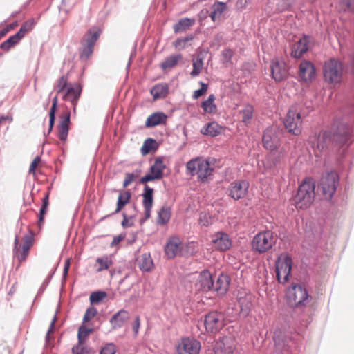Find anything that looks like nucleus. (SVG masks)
<instances>
[{
  "label": "nucleus",
  "instance_id": "f257e3e1",
  "mask_svg": "<svg viewBox=\"0 0 354 354\" xmlns=\"http://www.w3.org/2000/svg\"><path fill=\"white\" fill-rule=\"evenodd\" d=\"M344 71L343 62L335 57L326 60L322 66L324 82L333 86H335L342 82Z\"/></svg>",
  "mask_w": 354,
  "mask_h": 354
},
{
  "label": "nucleus",
  "instance_id": "f03ea898",
  "mask_svg": "<svg viewBox=\"0 0 354 354\" xmlns=\"http://www.w3.org/2000/svg\"><path fill=\"white\" fill-rule=\"evenodd\" d=\"M315 184L310 179H306L299 187L298 191L294 197V203L298 209H306L313 203L315 194Z\"/></svg>",
  "mask_w": 354,
  "mask_h": 354
},
{
  "label": "nucleus",
  "instance_id": "7ed1b4c3",
  "mask_svg": "<svg viewBox=\"0 0 354 354\" xmlns=\"http://www.w3.org/2000/svg\"><path fill=\"white\" fill-rule=\"evenodd\" d=\"M186 168L192 176L197 175L198 180L202 183H207L213 172L209 162L201 158L189 160L186 165Z\"/></svg>",
  "mask_w": 354,
  "mask_h": 354
},
{
  "label": "nucleus",
  "instance_id": "20e7f679",
  "mask_svg": "<svg viewBox=\"0 0 354 354\" xmlns=\"http://www.w3.org/2000/svg\"><path fill=\"white\" fill-rule=\"evenodd\" d=\"M277 239L270 230L263 231L256 234L252 241L253 250L260 254L270 250L276 243Z\"/></svg>",
  "mask_w": 354,
  "mask_h": 354
},
{
  "label": "nucleus",
  "instance_id": "39448f33",
  "mask_svg": "<svg viewBox=\"0 0 354 354\" xmlns=\"http://www.w3.org/2000/svg\"><path fill=\"white\" fill-rule=\"evenodd\" d=\"M288 303L292 306H301L308 300V293L305 288L299 284H292L286 292Z\"/></svg>",
  "mask_w": 354,
  "mask_h": 354
},
{
  "label": "nucleus",
  "instance_id": "423d86ee",
  "mask_svg": "<svg viewBox=\"0 0 354 354\" xmlns=\"http://www.w3.org/2000/svg\"><path fill=\"white\" fill-rule=\"evenodd\" d=\"M201 349V342L192 337H181L175 344L176 354H199Z\"/></svg>",
  "mask_w": 354,
  "mask_h": 354
},
{
  "label": "nucleus",
  "instance_id": "0eeeda50",
  "mask_svg": "<svg viewBox=\"0 0 354 354\" xmlns=\"http://www.w3.org/2000/svg\"><path fill=\"white\" fill-rule=\"evenodd\" d=\"M301 116L295 107H291L284 120V126L288 132L295 136L301 133Z\"/></svg>",
  "mask_w": 354,
  "mask_h": 354
},
{
  "label": "nucleus",
  "instance_id": "6e6552de",
  "mask_svg": "<svg viewBox=\"0 0 354 354\" xmlns=\"http://www.w3.org/2000/svg\"><path fill=\"white\" fill-rule=\"evenodd\" d=\"M292 268V259L287 254H281L276 262V273L278 281L284 283L288 281Z\"/></svg>",
  "mask_w": 354,
  "mask_h": 354
},
{
  "label": "nucleus",
  "instance_id": "1a4fd4ad",
  "mask_svg": "<svg viewBox=\"0 0 354 354\" xmlns=\"http://www.w3.org/2000/svg\"><path fill=\"white\" fill-rule=\"evenodd\" d=\"M204 324L207 331L216 333L225 324L224 315L216 311L210 312L205 316Z\"/></svg>",
  "mask_w": 354,
  "mask_h": 354
},
{
  "label": "nucleus",
  "instance_id": "9d476101",
  "mask_svg": "<svg viewBox=\"0 0 354 354\" xmlns=\"http://www.w3.org/2000/svg\"><path fill=\"white\" fill-rule=\"evenodd\" d=\"M280 131L275 126L267 128L263 133L262 142L263 147L271 151L277 149L279 146Z\"/></svg>",
  "mask_w": 354,
  "mask_h": 354
},
{
  "label": "nucleus",
  "instance_id": "9b49d317",
  "mask_svg": "<svg viewBox=\"0 0 354 354\" xmlns=\"http://www.w3.org/2000/svg\"><path fill=\"white\" fill-rule=\"evenodd\" d=\"M338 177L336 173L330 172L323 176L319 183L323 194L328 198H330L337 189Z\"/></svg>",
  "mask_w": 354,
  "mask_h": 354
},
{
  "label": "nucleus",
  "instance_id": "f8f14e48",
  "mask_svg": "<svg viewBox=\"0 0 354 354\" xmlns=\"http://www.w3.org/2000/svg\"><path fill=\"white\" fill-rule=\"evenodd\" d=\"M165 169V165L163 161L160 158H156L150 167V171L140 179V183L145 184L150 181L161 179Z\"/></svg>",
  "mask_w": 354,
  "mask_h": 354
},
{
  "label": "nucleus",
  "instance_id": "ddd939ff",
  "mask_svg": "<svg viewBox=\"0 0 354 354\" xmlns=\"http://www.w3.org/2000/svg\"><path fill=\"white\" fill-rule=\"evenodd\" d=\"M248 188L249 183L247 180H235L232 182L229 186V196L234 200H239L246 196Z\"/></svg>",
  "mask_w": 354,
  "mask_h": 354
},
{
  "label": "nucleus",
  "instance_id": "4468645a",
  "mask_svg": "<svg viewBox=\"0 0 354 354\" xmlns=\"http://www.w3.org/2000/svg\"><path fill=\"white\" fill-rule=\"evenodd\" d=\"M271 73L273 79L277 82H281L288 75L286 64L282 58L276 57L270 64Z\"/></svg>",
  "mask_w": 354,
  "mask_h": 354
},
{
  "label": "nucleus",
  "instance_id": "2eb2a0df",
  "mask_svg": "<svg viewBox=\"0 0 354 354\" xmlns=\"http://www.w3.org/2000/svg\"><path fill=\"white\" fill-rule=\"evenodd\" d=\"M211 242L214 248L219 251H226L232 245L229 235L223 232H218L211 236Z\"/></svg>",
  "mask_w": 354,
  "mask_h": 354
},
{
  "label": "nucleus",
  "instance_id": "dca6fc26",
  "mask_svg": "<svg viewBox=\"0 0 354 354\" xmlns=\"http://www.w3.org/2000/svg\"><path fill=\"white\" fill-rule=\"evenodd\" d=\"M101 31L97 27L91 28L85 35L84 41L86 42V46L82 50V55L88 57L93 53V48L100 35Z\"/></svg>",
  "mask_w": 354,
  "mask_h": 354
},
{
  "label": "nucleus",
  "instance_id": "f3484780",
  "mask_svg": "<svg viewBox=\"0 0 354 354\" xmlns=\"http://www.w3.org/2000/svg\"><path fill=\"white\" fill-rule=\"evenodd\" d=\"M310 139L313 143V148L314 149L315 156H319V153L326 147L330 142V133L328 131H323L317 137L315 136Z\"/></svg>",
  "mask_w": 354,
  "mask_h": 354
},
{
  "label": "nucleus",
  "instance_id": "a211bd4d",
  "mask_svg": "<svg viewBox=\"0 0 354 354\" xmlns=\"http://www.w3.org/2000/svg\"><path fill=\"white\" fill-rule=\"evenodd\" d=\"M82 93V87L78 83L71 84L63 95V100L71 102L73 111H75L78 100Z\"/></svg>",
  "mask_w": 354,
  "mask_h": 354
},
{
  "label": "nucleus",
  "instance_id": "6ab92c4d",
  "mask_svg": "<svg viewBox=\"0 0 354 354\" xmlns=\"http://www.w3.org/2000/svg\"><path fill=\"white\" fill-rule=\"evenodd\" d=\"M19 237L18 236H16L15 239L14 253L19 261H24L26 260L28 254L29 250L32 246V239L31 237L26 236L21 249L19 246Z\"/></svg>",
  "mask_w": 354,
  "mask_h": 354
},
{
  "label": "nucleus",
  "instance_id": "aec40b11",
  "mask_svg": "<svg viewBox=\"0 0 354 354\" xmlns=\"http://www.w3.org/2000/svg\"><path fill=\"white\" fill-rule=\"evenodd\" d=\"M142 197L145 218L147 220L151 217V212L153 203V189L148 185H145Z\"/></svg>",
  "mask_w": 354,
  "mask_h": 354
},
{
  "label": "nucleus",
  "instance_id": "412c9836",
  "mask_svg": "<svg viewBox=\"0 0 354 354\" xmlns=\"http://www.w3.org/2000/svg\"><path fill=\"white\" fill-rule=\"evenodd\" d=\"M316 70L314 64L309 61H302L299 64V77L306 82H311L315 77Z\"/></svg>",
  "mask_w": 354,
  "mask_h": 354
},
{
  "label": "nucleus",
  "instance_id": "4be33fe9",
  "mask_svg": "<svg viewBox=\"0 0 354 354\" xmlns=\"http://www.w3.org/2000/svg\"><path fill=\"white\" fill-rule=\"evenodd\" d=\"M183 248L182 241L178 236H172L169 239L165 247V252L169 259L174 258Z\"/></svg>",
  "mask_w": 354,
  "mask_h": 354
},
{
  "label": "nucleus",
  "instance_id": "5701e85b",
  "mask_svg": "<svg viewBox=\"0 0 354 354\" xmlns=\"http://www.w3.org/2000/svg\"><path fill=\"white\" fill-rule=\"evenodd\" d=\"M214 282L211 273L207 270L201 272L196 283V287L198 290L207 292L213 290Z\"/></svg>",
  "mask_w": 354,
  "mask_h": 354
},
{
  "label": "nucleus",
  "instance_id": "b1692460",
  "mask_svg": "<svg viewBox=\"0 0 354 354\" xmlns=\"http://www.w3.org/2000/svg\"><path fill=\"white\" fill-rule=\"evenodd\" d=\"M234 349V341L230 337H223L214 346L215 354H232Z\"/></svg>",
  "mask_w": 354,
  "mask_h": 354
},
{
  "label": "nucleus",
  "instance_id": "393cba45",
  "mask_svg": "<svg viewBox=\"0 0 354 354\" xmlns=\"http://www.w3.org/2000/svg\"><path fill=\"white\" fill-rule=\"evenodd\" d=\"M310 38L308 36H303L293 46L291 55L295 58H300L305 53L308 51L310 47Z\"/></svg>",
  "mask_w": 354,
  "mask_h": 354
},
{
  "label": "nucleus",
  "instance_id": "a878e982",
  "mask_svg": "<svg viewBox=\"0 0 354 354\" xmlns=\"http://www.w3.org/2000/svg\"><path fill=\"white\" fill-rule=\"evenodd\" d=\"M167 116L163 112H156L150 115L146 122V127L151 128L167 122Z\"/></svg>",
  "mask_w": 354,
  "mask_h": 354
},
{
  "label": "nucleus",
  "instance_id": "bb28decb",
  "mask_svg": "<svg viewBox=\"0 0 354 354\" xmlns=\"http://www.w3.org/2000/svg\"><path fill=\"white\" fill-rule=\"evenodd\" d=\"M129 318V313L125 310H120L111 318L110 322L113 328H121Z\"/></svg>",
  "mask_w": 354,
  "mask_h": 354
},
{
  "label": "nucleus",
  "instance_id": "cd10ccee",
  "mask_svg": "<svg viewBox=\"0 0 354 354\" xmlns=\"http://www.w3.org/2000/svg\"><path fill=\"white\" fill-rule=\"evenodd\" d=\"M227 10L225 3L216 1L211 6L209 17L213 21L220 19L223 12Z\"/></svg>",
  "mask_w": 354,
  "mask_h": 354
},
{
  "label": "nucleus",
  "instance_id": "c85d7f7f",
  "mask_svg": "<svg viewBox=\"0 0 354 354\" xmlns=\"http://www.w3.org/2000/svg\"><path fill=\"white\" fill-rule=\"evenodd\" d=\"M154 100L167 97L169 93V86L165 83L156 84L150 91Z\"/></svg>",
  "mask_w": 354,
  "mask_h": 354
},
{
  "label": "nucleus",
  "instance_id": "c756f323",
  "mask_svg": "<svg viewBox=\"0 0 354 354\" xmlns=\"http://www.w3.org/2000/svg\"><path fill=\"white\" fill-rule=\"evenodd\" d=\"M230 285L229 277L226 274H221L217 281L214 283L213 290L220 294H225L227 290Z\"/></svg>",
  "mask_w": 354,
  "mask_h": 354
},
{
  "label": "nucleus",
  "instance_id": "7c9ffc66",
  "mask_svg": "<svg viewBox=\"0 0 354 354\" xmlns=\"http://www.w3.org/2000/svg\"><path fill=\"white\" fill-rule=\"evenodd\" d=\"M70 123V113L67 112L64 118L62 119L59 124L58 137L62 141H66L67 139Z\"/></svg>",
  "mask_w": 354,
  "mask_h": 354
},
{
  "label": "nucleus",
  "instance_id": "2f4dec72",
  "mask_svg": "<svg viewBox=\"0 0 354 354\" xmlns=\"http://www.w3.org/2000/svg\"><path fill=\"white\" fill-rule=\"evenodd\" d=\"M196 22L194 18H183L174 25L173 29L175 33H180L185 31L192 26Z\"/></svg>",
  "mask_w": 354,
  "mask_h": 354
},
{
  "label": "nucleus",
  "instance_id": "473e14b6",
  "mask_svg": "<svg viewBox=\"0 0 354 354\" xmlns=\"http://www.w3.org/2000/svg\"><path fill=\"white\" fill-rule=\"evenodd\" d=\"M113 265V260L110 256L104 255L97 258L95 268L97 272L108 270Z\"/></svg>",
  "mask_w": 354,
  "mask_h": 354
},
{
  "label": "nucleus",
  "instance_id": "72a5a7b5",
  "mask_svg": "<svg viewBox=\"0 0 354 354\" xmlns=\"http://www.w3.org/2000/svg\"><path fill=\"white\" fill-rule=\"evenodd\" d=\"M140 269L143 272H149L153 267V262L149 254L145 253L138 259Z\"/></svg>",
  "mask_w": 354,
  "mask_h": 354
},
{
  "label": "nucleus",
  "instance_id": "f704fd0d",
  "mask_svg": "<svg viewBox=\"0 0 354 354\" xmlns=\"http://www.w3.org/2000/svg\"><path fill=\"white\" fill-rule=\"evenodd\" d=\"M222 127L216 122H212L203 127L201 130L202 134L215 137L221 131Z\"/></svg>",
  "mask_w": 354,
  "mask_h": 354
},
{
  "label": "nucleus",
  "instance_id": "c9c22d12",
  "mask_svg": "<svg viewBox=\"0 0 354 354\" xmlns=\"http://www.w3.org/2000/svg\"><path fill=\"white\" fill-rule=\"evenodd\" d=\"M131 198V194L129 191L125 190L120 192L118 198L117 207L115 213L120 212L126 205H127Z\"/></svg>",
  "mask_w": 354,
  "mask_h": 354
},
{
  "label": "nucleus",
  "instance_id": "e433bc0d",
  "mask_svg": "<svg viewBox=\"0 0 354 354\" xmlns=\"http://www.w3.org/2000/svg\"><path fill=\"white\" fill-rule=\"evenodd\" d=\"M158 148V144L156 140L149 138L146 139L140 149V152L143 156L149 153L151 151H155Z\"/></svg>",
  "mask_w": 354,
  "mask_h": 354
},
{
  "label": "nucleus",
  "instance_id": "4c0bfd02",
  "mask_svg": "<svg viewBox=\"0 0 354 354\" xmlns=\"http://www.w3.org/2000/svg\"><path fill=\"white\" fill-rule=\"evenodd\" d=\"M215 99L214 95L211 94L206 100L202 102L201 107L205 113H215L216 112L217 108L214 103Z\"/></svg>",
  "mask_w": 354,
  "mask_h": 354
},
{
  "label": "nucleus",
  "instance_id": "58836bf2",
  "mask_svg": "<svg viewBox=\"0 0 354 354\" xmlns=\"http://www.w3.org/2000/svg\"><path fill=\"white\" fill-rule=\"evenodd\" d=\"M181 59L182 55L180 54L171 55L161 63V68L164 70L174 68Z\"/></svg>",
  "mask_w": 354,
  "mask_h": 354
},
{
  "label": "nucleus",
  "instance_id": "ea45409f",
  "mask_svg": "<svg viewBox=\"0 0 354 354\" xmlns=\"http://www.w3.org/2000/svg\"><path fill=\"white\" fill-rule=\"evenodd\" d=\"M171 218V209L167 207H162L158 212L157 223L164 225L167 224Z\"/></svg>",
  "mask_w": 354,
  "mask_h": 354
},
{
  "label": "nucleus",
  "instance_id": "a19ab883",
  "mask_svg": "<svg viewBox=\"0 0 354 354\" xmlns=\"http://www.w3.org/2000/svg\"><path fill=\"white\" fill-rule=\"evenodd\" d=\"M193 39L194 37L192 35L180 37L173 42V45L176 49L181 50L185 49L188 46V43Z\"/></svg>",
  "mask_w": 354,
  "mask_h": 354
},
{
  "label": "nucleus",
  "instance_id": "79ce46f5",
  "mask_svg": "<svg viewBox=\"0 0 354 354\" xmlns=\"http://www.w3.org/2000/svg\"><path fill=\"white\" fill-rule=\"evenodd\" d=\"M253 112L254 109L252 106H245V108L241 111L242 122L246 124H250L253 117Z\"/></svg>",
  "mask_w": 354,
  "mask_h": 354
},
{
  "label": "nucleus",
  "instance_id": "37998d69",
  "mask_svg": "<svg viewBox=\"0 0 354 354\" xmlns=\"http://www.w3.org/2000/svg\"><path fill=\"white\" fill-rule=\"evenodd\" d=\"M93 332V329L91 328L86 327L85 324L82 323V324L80 326L78 329L77 338L78 342L80 343L84 342L88 336Z\"/></svg>",
  "mask_w": 354,
  "mask_h": 354
},
{
  "label": "nucleus",
  "instance_id": "c03bdc74",
  "mask_svg": "<svg viewBox=\"0 0 354 354\" xmlns=\"http://www.w3.org/2000/svg\"><path fill=\"white\" fill-rule=\"evenodd\" d=\"M338 8L341 11L354 14V0H340Z\"/></svg>",
  "mask_w": 354,
  "mask_h": 354
},
{
  "label": "nucleus",
  "instance_id": "a18cd8bd",
  "mask_svg": "<svg viewBox=\"0 0 354 354\" xmlns=\"http://www.w3.org/2000/svg\"><path fill=\"white\" fill-rule=\"evenodd\" d=\"M193 70L190 73V75L192 77H195L198 76L203 66V59L200 57H197L196 59L193 60Z\"/></svg>",
  "mask_w": 354,
  "mask_h": 354
},
{
  "label": "nucleus",
  "instance_id": "49530a36",
  "mask_svg": "<svg viewBox=\"0 0 354 354\" xmlns=\"http://www.w3.org/2000/svg\"><path fill=\"white\" fill-rule=\"evenodd\" d=\"M91 348L84 344V342H78L72 348V354H89Z\"/></svg>",
  "mask_w": 354,
  "mask_h": 354
},
{
  "label": "nucleus",
  "instance_id": "de8ad7c7",
  "mask_svg": "<svg viewBox=\"0 0 354 354\" xmlns=\"http://www.w3.org/2000/svg\"><path fill=\"white\" fill-rule=\"evenodd\" d=\"M68 86V78L66 76H62L57 82V84L54 86V90L57 93H62L65 89H67Z\"/></svg>",
  "mask_w": 354,
  "mask_h": 354
},
{
  "label": "nucleus",
  "instance_id": "09e8293b",
  "mask_svg": "<svg viewBox=\"0 0 354 354\" xmlns=\"http://www.w3.org/2000/svg\"><path fill=\"white\" fill-rule=\"evenodd\" d=\"M106 296V294L105 292H93L91 294L89 299L91 304H98L100 301L104 299Z\"/></svg>",
  "mask_w": 354,
  "mask_h": 354
},
{
  "label": "nucleus",
  "instance_id": "8fccbe9b",
  "mask_svg": "<svg viewBox=\"0 0 354 354\" xmlns=\"http://www.w3.org/2000/svg\"><path fill=\"white\" fill-rule=\"evenodd\" d=\"M97 313V310L93 306L88 307L83 317V323L85 324L93 319Z\"/></svg>",
  "mask_w": 354,
  "mask_h": 354
},
{
  "label": "nucleus",
  "instance_id": "3c124183",
  "mask_svg": "<svg viewBox=\"0 0 354 354\" xmlns=\"http://www.w3.org/2000/svg\"><path fill=\"white\" fill-rule=\"evenodd\" d=\"M222 62L223 64L231 62V59L234 55V51L230 48H225L222 51Z\"/></svg>",
  "mask_w": 354,
  "mask_h": 354
},
{
  "label": "nucleus",
  "instance_id": "603ef678",
  "mask_svg": "<svg viewBox=\"0 0 354 354\" xmlns=\"http://www.w3.org/2000/svg\"><path fill=\"white\" fill-rule=\"evenodd\" d=\"M198 223L201 226L207 227L212 223L211 217L206 213L201 212L199 214Z\"/></svg>",
  "mask_w": 354,
  "mask_h": 354
},
{
  "label": "nucleus",
  "instance_id": "864d4df0",
  "mask_svg": "<svg viewBox=\"0 0 354 354\" xmlns=\"http://www.w3.org/2000/svg\"><path fill=\"white\" fill-rule=\"evenodd\" d=\"M136 216V214H133L128 218L127 214L126 213H122L123 220L122 221V225L124 228H127L129 227H131L133 225V223L132 221H131L132 218H134Z\"/></svg>",
  "mask_w": 354,
  "mask_h": 354
},
{
  "label": "nucleus",
  "instance_id": "5fc2aeb1",
  "mask_svg": "<svg viewBox=\"0 0 354 354\" xmlns=\"http://www.w3.org/2000/svg\"><path fill=\"white\" fill-rule=\"evenodd\" d=\"M200 84L201 86V88L198 90H196L193 93L192 97L194 99H198L199 97L204 95L207 91V84L202 82H200Z\"/></svg>",
  "mask_w": 354,
  "mask_h": 354
},
{
  "label": "nucleus",
  "instance_id": "6e6d98bb",
  "mask_svg": "<svg viewBox=\"0 0 354 354\" xmlns=\"http://www.w3.org/2000/svg\"><path fill=\"white\" fill-rule=\"evenodd\" d=\"M116 348L113 344H106L100 351V354H115Z\"/></svg>",
  "mask_w": 354,
  "mask_h": 354
},
{
  "label": "nucleus",
  "instance_id": "4d7b16f0",
  "mask_svg": "<svg viewBox=\"0 0 354 354\" xmlns=\"http://www.w3.org/2000/svg\"><path fill=\"white\" fill-rule=\"evenodd\" d=\"M41 162V158L39 156L35 158L30 165L29 173L30 174H35V169L38 166L39 163Z\"/></svg>",
  "mask_w": 354,
  "mask_h": 354
},
{
  "label": "nucleus",
  "instance_id": "13d9d810",
  "mask_svg": "<svg viewBox=\"0 0 354 354\" xmlns=\"http://www.w3.org/2000/svg\"><path fill=\"white\" fill-rule=\"evenodd\" d=\"M135 178V176L133 174L131 173H127L125 175V178L123 182V187H128L133 180Z\"/></svg>",
  "mask_w": 354,
  "mask_h": 354
},
{
  "label": "nucleus",
  "instance_id": "bf43d9fd",
  "mask_svg": "<svg viewBox=\"0 0 354 354\" xmlns=\"http://www.w3.org/2000/svg\"><path fill=\"white\" fill-rule=\"evenodd\" d=\"M125 238L124 234H119L113 237L112 242L110 244L111 247H115L118 245Z\"/></svg>",
  "mask_w": 354,
  "mask_h": 354
},
{
  "label": "nucleus",
  "instance_id": "052dcab7",
  "mask_svg": "<svg viewBox=\"0 0 354 354\" xmlns=\"http://www.w3.org/2000/svg\"><path fill=\"white\" fill-rule=\"evenodd\" d=\"M140 326V317L138 316H137L136 317L135 321L132 326L133 330L134 331V333L136 335H137L138 333Z\"/></svg>",
  "mask_w": 354,
  "mask_h": 354
},
{
  "label": "nucleus",
  "instance_id": "680f3d73",
  "mask_svg": "<svg viewBox=\"0 0 354 354\" xmlns=\"http://www.w3.org/2000/svg\"><path fill=\"white\" fill-rule=\"evenodd\" d=\"M55 119V112L50 111L48 133L52 131Z\"/></svg>",
  "mask_w": 354,
  "mask_h": 354
},
{
  "label": "nucleus",
  "instance_id": "e2e57ef3",
  "mask_svg": "<svg viewBox=\"0 0 354 354\" xmlns=\"http://www.w3.org/2000/svg\"><path fill=\"white\" fill-rule=\"evenodd\" d=\"M33 25H34L33 21H32V20L28 21L25 22L24 24H22L21 28L25 29V31L28 32L32 30Z\"/></svg>",
  "mask_w": 354,
  "mask_h": 354
},
{
  "label": "nucleus",
  "instance_id": "0e129e2a",
  "mask_svg": "<svg viewBox=\"0 0 354 354\" xmlns=\"http://www.w3.org/2000/svg\"><path fill=\"white\" fill-rule=\"evenodd\" d=\"M12 46V45H11V44L9 43V41L7 40H6L5 41L2 42L1 44V46H0V48L3 50H9Z\"/></svg>",
  "mask_w": 354,
  "mask_h": 354
},
{
  "label": "nucleus",
  "instance_id": "69168bd1",
  "mask_svg": "<svg viewBox=\"0 0 354 354\" xmlns=\"http://www.w3.org/2000/svg\"><path fill=\"white\" fill-rule=\"evenodd\" d=\"M69 268H70V259H68L66 260V261L64 263V270H63V275L64 277L67 275Z\"/></svg>",
  "mask_w": 354,
  "mask_h": 354
},
{
  "label": "nucleus",
  "instance_id": "338daca9",
  "mask_svg": "<svg viewBox=\"0 0 354 354\" xmlns=\"http://www.w3.org/2000/svg\"><path fill=\"white\" fill-rule=\"evenodd\" d=\"M8 41H9L10 44H11V45H12V46H14L15 44H17L20 41V39L19 38L16 37L15 35H14L12 36H10L8 39Z\"/></svg>",
  "mask_w": 354,
  "mask_h": 354
},
{
  "label": "nucleus",
  "instance_id": "774afa93",
  "mask_svg": "<svg viewBox=\"0 0 354 354\" xmlns=\"http://www.w3.org/2000/svg\"><path fill=\"white\" fill-rule=\"evenodd\" d=\"M26 32H27L25 31V29L21 27L19 30L15 35L16 37L19 38L21 40L25 36Z\"/></svg>",
  "mask_w": 354,
  "mask_h": 354
}]
</instances>
